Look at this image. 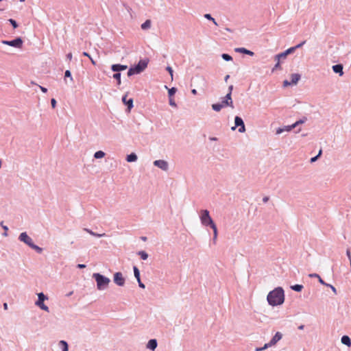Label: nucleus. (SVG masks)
<instances>
[{
	"mask_svg": "<svg viewBox=\"0 0 351 351\" xmlns=\"http://www.w3.org/2000/svg\"><path fill=\"white\" fill-rule=\"evenodd\" d=\"M235 127H239V132H244L245 131V125L242 119L239 117H236L234 119Z\"/></svg>",
	"mask_w": 351,
	"mask_h": 351,
	"instance_id": "nucleus-10",
	"label": "nucleus"
},
{
	"mask_svg": "<svg viewBox=\"0 0 351 351\" xmlns=\"http://www.w3.org/2000/svg\"><path fill=\"white\" fill-rule=\"evenodd\" d=\"M93 277L97 282V288L99 290L106 289L110 282V280L108 278L98 273L93 274Z\"/></svg>",
	"mask_w": 351,
	"mask_h": 351,
	"instance_id": "nucleus-2",
	"label": "nucleus"
},
{
	"mask_svg": "<svg viewBox=\"0 0 351 351\" xmlns=\"http://www.w3.org/2000/svg\"><path fill=\"white\" fill-rule=\"evenodd\" d=\"M126 160L129 162H134L137 160V156L135 154L132 153V154L128 155Z\"/></svg>",
	"mask_w": 351,
	"mask_h": 351,
	"instance_id": "nucleus-21",
	"label": "nucleus"
},
{
	"mask_svg": "<svg viewBox=\"0 0 351 351\" xmlns=\"http://www.w3.org/2000/svg\"><path fill=\"white\" fill-rule=\"evenodd\" d=\"M138 285H139L140 287H141L143 289L145 288V285L141 282V279H139V281H138Z\"/></svg>",
	"mask_w": 351,
	"mask_h": 351,
	"instance_id": "nucleus-50",
	"label": "nucleus"
},
{
	"mask_svg": "<svg viewBox=\"0 0 351 351\" xmlns=\"http://www.w3.org/2000/svg\"><path fill=\"white\" fill-rule=\"evenodd\" d=\"M151 27V21L150 20H146L142 25L141 28L143 29H149Z\"/></svg>",
	"mask_w": 351,
	"mask_h": 351,
	"instance_id": "nucleus-25",
	"label": "nucleus"
},
{
	"mask_svg": "<svg viewBox=\"0 0 351 351\" xmlns=\"http://www.w3.org/2000/svg\"><path fill=\"white\" fill-rule=\"evenodd\" d=\"M200 220L202 225L205 226H211L215 223L210 216L209 212L207 210H202L199 215Z\"/></svg>",
	"mask_w": 351,
	"mask_h": 351,
	"instance_id": "nucleus-3",
	"label": "nucleus"
},
{
	"mask_svg": "<svg viewBox=\"0 0 351 351\" xmlns=\"http://www.w3.org/2000/svg\"><path fill=\"white\" fill-rule=\"evenodd\" d=\"M157 347V341L156 339H150L148 341L147 348L151 350H154Z\"/></svg>",
	"mask_w": 351,
	"mask_h": 351,
	"instance_id": "nucleus-18",
	"label": "nucleus"
},
{
	"mask_svg": "<svg viewBox=\"0 0 351 351\" xmlns=\"http://www.w3.org/2000/svg\"><path fill=\"white\" fill-rule=\"evenodd\" d=\"M64 75H65V77H71V80H73V78L71 77V74L70 71L66 70V71H65Z\"/></svg>",
	"mask_w": 351,
	"mask_h": 351,
	"instance_id": "nucleus-45",
	"label": "nucleus"
},
{
	"mask_svg": "<svg viewBox=\"0 0 351 351\" xmlns=\"http://www.w3.org/2000/svg\"><path fill=\"white\" fill-rule=\"evenodd\" d=\"M105 156V153L102 151H97L95 153L94 157L95 158H102Z\"/></svg>",
	"mask_w": 351,
	"mask_h": 351,
	"instance_id": "nucleus-28",
	"label": "nucleus"
},
{
	"mask_svg": "<svg viewBox=\"0 0 351 351\" xmlns=\"http://www.w3.org/2000/svg\"><path fill=\"white\" fill-rule=\"evenodd\" d=\"M321 154H322V149H320V150H319V153H318L317 156H315V157H313V158H311V162H314L315 161H316V160H317L318 157H319Z\"/></svg>",
	"mask_w": 351,
	"mask_h": 351,
	"instance_id": "nucleus-39",
	"label": "nucleus"
},
{
	"mask_svg": "<svg viewBox=\"0 0 351 351\" xmlns=\"http://www.w3.org/2000/svg\"><path fill=\"white\" fill-rule=\"evenodd\" d=\"M19 240L25 244H27L28 246L31 247L33 245V241L32 239L27 234L26 232H22L19 236Z\"/></svg>",
	"mask_w": 351,
	"mask_h": 351,
	"instance_id": "nucleus-9",
	"label": "nucleus"
},
{
	"mask_svg": "<svg viewBox=\"0 0 351 351\" xmlns=\"http://www.w3.org/2000/svg\"><path fill=\"white\" fill-rule=\"evenodd\" d=\"M303 288V286L301 285H295L293 287H291V289L296 291H301Z\"/></svg>",
	"mask_w": 351,
	"mask_h": 351,
	"instance_id": "nucleus-34",
	"label": "nucleus"
},
{
	"mask_svg": "<svg viewBox=\"0 0 351 351\" xmlns=\"http://www.w3.org/2000/svg\"><path fill=\"white\" fill-rule=\"evenodd\" d=\"M295 49H296V47H290L289 49H287L285 52L288 55L289 53H293Z\"/></svg>",
	"mask_w": 351,
	"mask_h": 351,
	"instance_id": "nucleus-38",
	"label": "nucleus"
},
{
	"mask_svg": "<svg viewBox=\"0 0 351 351\" xmlns=\"http://www.w3.org/2000/svg\"><path fill=\"white\" fill-rule=\"evenodd\" d=\"M21 1H24L25 0H20Z\"/></svg>",
	"mask_w": 351,
	"mask_h": 351,
	"instance_id": "nucleus-64",
	"label": "nucleus"
},
{
	"mask_svg": "<svg viewBox=\"0 0 351 351\" xmlns=\"http://www.w3.org/2000/svg\"><path fill=\"white\" fill-rule=\"evenodd\" d=\"M3 308H4L5 310L8 309V304H7V303H4L3 304Z\"/></svg>",
	"mask_w": 351,
	"mask_h": 351,
	"instance_id": "nucleus-60",
	"label": "nucleus"
},
{
	"mask_svg": "<svg viewBox=\"0 0 351 351\" xmlns=\"http://www.w3.org/2000/svg\"><path fill=\"white\" fill-rule=\"evenodd\" d=\"M281 69L280 68V60H277V63L276 64V65L274 66V67L273 68V71L276 70V69Z\"/></svg>",
	"mask_w": 351,
	"mask_h": 351,
	"instance_id": "nucleus-42",
	"label": "nucleus"
},
{
	"mask_svg": "<svg viewBox=\"0 0 351 351\" xmlns=\"http://www.w3.org/2000/svg\"><path fill=\"white\" fill-rule=\"evenodd\" d=\"M268 303L271 306L280 305L284 302L285 294L281 287H277L270 291L267 297Z\"/></svg>",
	"mask_w": 351,
	"mask_h": 351,
	"instance_id": "nucleus-1",
	"label": "nucleus"
},
{
	"mask_svg": "<svg viewBox=\"0 0 351 351\" xmlns=\"http://www.w3.org/2000/svg\"><path fill=\"white\" fill-rule=\"evenodd\" d=\"M341 343L349 347L351 346V340L347 335H344L341 337Z\"/></svg>",
	"mask_w": 351,
	"mask_h": 351,
	"instance_id": "nucleus-19",
	"label": "nucleus"
},
{
	"mask_svg": "<svg viewBox=\"0 0 351 351\" xmlns=\"http://www.w3.org/2000/svg\"><path fill=\"white\" fill-rule=\"evenodd\" d=\"M303 328H304V326L303 325L299 326V329L302 330Z\"/></svg>",
	"mask_w": 351,
	"mask_h": 351,
	"instance_id": "nucleus-63",
	"label": "nucleus"
},
{
	"mask_svg": "<svg viewBox=\"0 0 351 351\" xmlns=\"http://www.w3.org/2000/svg\"><path fill=\"white\" fill-rule=\"evenodd\" d=\"M114 282L119 286H123L125 284V278L121 272H117L114 274Z\"/></svg>",
	"mask_w": 351,
	"mask_h": 351,
	"instance_id": "nucleus-8",
	"label": "nucleus"
},
{
	"mask_svg": "<svg viewBox=\"0 0 351 351\" xmlns=\"http://www.w3.org/2000/svg\"><path fill=\"white\" fill-rule=\"evenodd\" d=\"M222 58H223V60H225L226 61H230V60H232V57L230 55L227 54V53H223L222 54Z\"/></svg>",
	"mask_w": 351,
	"mask_h": 351,
	"instance_id": "nucleus-36",
	"label": "nucleus"
},
{
	"mask_svg": "<svg viewBox=\"0 0 351 351\" xmlns=\"http://www.w3.org/2000/svg\"><path fill=\"white\" fill-rule=\"evenodd\" d=\"M332 70L335 73H339L340 76L343 75V66L341 64H336L332 66Z\"/></svg>",
	"mask_w": 351,
	"mask_h": 351,
	"instance_id": "nucleus-16",
	"label": "nucleus"
},
{
	"mask_svg": "<svg viewBox=\"0 0 351 351\" xmlns=\"http://www.w3.org/2000/svg\"><path fill=\"white\" fill-rule=\"evenodd\" d=\"M2 43L4 45H9V46L21 48V47L23 45V40L21 38H17L13 40H10V41L3 40Z\"/></svg>",
	"mask_w": 351,
	"mask_h": 351,
	"instance_id": "nucleus-6",
	"label": "nucleus"
},
{
	"mask_svg": "<svg viewBox=\"0 0 351 351\" xmlns=\"http://www.w3.org/2000/svg\"><path fill=\"white\" fill-rule=\"evenodd\" d=\"M123 102L128 106V110H130L133 107V99H130L127 100V95H124L122 98Z\"/></svg>",
	"mask_w": 351,
	"mask_h": 351,
	"instance_id": "nucleus-15",
	"label": "nucleus"
},
{
	"mask_svg": "<svg viewBox=\"0 0 351 351\" xmlns=\"http://www.w3.org/2000/svg\"><path fill=\"white\" fill-rule=\"evenodd\" d=\"M229 77H230V76H229V75H227L225 77V81H226V82L228 80Z\"/></svg>",
	"mask_w": 351,
	"mask_h": 351,
	"instance_id": "nucleus-62",
	"label": "nucleus"
},
{
	"mask_svg": "<svg viewBox=\"0 0 351 351\" xmlns=\"http://www.w3.org/2000/svg\"><path fill=\"white\" fill-rule=\"evenodd\" d=\"M167 70L168 71V72L169 73V74L171 75V79H173V69L171 66H167Z\"/></svg>",
	"mask_w": 351,
	"mask_h": 351,
	"instance_id": "nucleus-43",
	"label": "nucleus"
},
{
	"mask_svg": "<svg viewBox=\"0 0 351 351\" xmlns=\"http://www.w3.org/2000/svg\"><path fill=\"white\" fill-rule=\"evenodd\" d=\"M154 165L160 169L167 171L168 169V163L163 160H158L154 162Z\"/></svg>",
	"mask_w": 351,
	"mask_h": 351,
	"instance_id": "nucleus-13",
	"label": "nucleus"
},
{
	"mask_svg": "<svg viewBox=\"0 0 351 351\" xmlns=\"http://www.w3.org/2000/svg\"><path fill=\"white\" fill-rule=\"evenodd\" d=\"M304 121H302V120H300V121H296L295 123L292 124L291 125H288V126H286L285 128L284 129L285 131H287V132H289L291 131V130H293V128H295L297 125H298L300 123H303Z\"/></svg>",
	"mask_w": 351,
	"mask_h": 351,
	"instance_id": "nucleus-17",
	"label": "nucleus"
},
{
	"mask_svg": "<svg viewBox=\"0 0 351 351\" xmlns=\"http://www.w3.org/2000/svg\"><path fill=\"white\" fill-rule=\"evenodd\" d=\"M210 228L213 230V242H214V243H215L216 241H217V234H218V233H217V226H216L215 223L212 225L210 226Z\"/></svg>",
	"mask_w": 351,
	"mask_h": 351,
	"instance_id": "nucleus-20",
	"label": "nucleus"
},
{
	"mask_svg": "<svg viewBox=\"0 0 351 351\" xmlns=\"http://www.w3.org/2000/svg\"><path fill=\"white\" fill-rule=\"evenodd\" d=\"M113 78H114L117 81V84L120 85L121 83V73H116L113 75Z\"/></svg>",
	"mask_w": 351,
	"mask_h": 351,
	"instance_id": "nucleus-29",
	"label": "nucleus"
},
{
	"mask_svg": "<svg viewBox=\"0 0 351 351\" xmlns=\"http://www.w3.org/2000/svg\"><path fill=\"white\" fill-rule=\"evenodd\" d=\"M138 255L141 256V258L143 259V260H146L148 257V254L144 252V251H140L138 252Z\"/></svg>",
	"mask_w": 351,
	"mask_h": 351,
	"instance_id": "nucleus-33",
	"label": "nucleus"
},
{
	"mask_svg": "<svg viewBox=\"0 0 351 351\" xmlns=\"http://www.w3.org/2000/svg\"><path fill=\"white\" fill-rule=\"evenodd\" d=\"M66 57L69 60H71L72 59L73 55L71 53H69L67 54Z\"/></svg>",
	"mask_w": 351,
	"mask_h": 351,
	"instance_id": "nucleus-55",
	"label": "nucleus"
},
{
	"mask_svg": "<svg viewBox=\"0 0 351 351\" xmlns=\"http://www.w3.org/2000/svg\"><path fill=\"white\" fill-rule=\"evenodd\" d=\"M263 200L264 202H267L269 200V197H263Z\"/></svg>",
	"mask_w": 351,
	"mask_h": 351,
	"instance_id": "nucleus-59",
	"label": "nucleus"
},
{
	"mask_svg": "<svg viewBox=\"0 0 351 351\" xmlns=\"http://www.w3.org/2000/svg\"><path fill=\"white\" fill-rule=\"evenodd\" d=\"M77 267L78 268H80V269H82V268H85L86 267V265H84V264H78L77 265Z\"/></svg>",
	"mask_w": 351,
	"mask_h": 351,
	"instance_id": "nucleus-56",
	"label": "nucleus"
},
{
	"mask_svg": "<svg viewBox=\"0 0 351 351\" xmlns=\"http://www.w3.org/2000/svg\"><path fill=\"white\" fill-rule=\"evenodd\" d=\"M85 231H86L88 233H89L90 234L94 236V237H105L106 236V234L105 233H103V234H97L94 232H93L92 230H88V229H85Z\"/></svg>",
	"mask_w": 351,
	"mask_h": 351,
	"instance_id": "nucleus-24",
	"label": "nucleus"
},
{
	"mask_svg": "<svg viewBox=\"0 0 351 351\" xmlns=\"http://www.w3.org/2000/svg\"><path fill=\"white\" fill-rule=\"evenodd\" d=\"M346 255L350 261V263H351V254H350V251L349 249H348L346 251Z\"/></svg>",
	"mask_w": 351,
	"mask_h": 351,
	"instance_id": "nucleus-46",
	"label": "nucleus"
},
{
	"mask_svg": "<svg viewBox=\"0 0 351 351\" xmlns=\"http://www.w3.org/2000/svg\"><path fill=\"white\" fill-rule=\"evenodd\" d=\"M38 300L36 302V305L39 306L42 310L49 312V308L43 302L47 299V298L43 293H40L38 294Z\"/></svg>",
	"mask_w": 351,
	"mask_h": 351,
	"instance_id": "nucleus-5",
	"label": "nucleus"
},
{
	"mask_svg": "<svg viewBox=\"0 0 351 351\" xmlns=\"http://www.w3.org/2000/svg\"><path fill=\"white\" fill-rule=\"evenodd\" d=\"M134 74H138V73L136 72V69L135 68H130L128 71V76H131V75H133Z\"/></svg>",
	"mask_w": 351,
	"mask_h": 351,
	"instance_id": "nucleus-35",
	"label": "nucleus"
},
{
	"mask_svg": "<svg viewBox=\"0 0 351 351\" xmlns=\"http://www.w3.org/2000/svg\"><path fill=\"white\" fill-rule=\"evenodd\" d=\"M300 79V75L297 73L291 74V82H288L287 80L284 81V86H287L291 84H296L299 80Z\"/></svg>",
	"mask_w": 351,
	"mask_h": 351,
	"instance_id": "nucleus-11",
	"label": "nucleus"
},
{
	"mask_svg": "<svg viewBox=\"0 0 351 351\" xmlns=\"http://www.w3.org/2000/svg\"><path fill=\"white\" fill-rule=\"evenodd\" d=\"M282 334L280 332H277L269 343H265V346L261 348H257L256 351H262L269 347L274 346L278 341L282 339Z\"/></svg>",
	"mask_w": 351,
	"mask_h": 351,
	"instance_id": "nucleus-4",
	"label": "nucleus"
},
{
	"mask_svg": "<svg viewBox=\"0 0 351 351\" xmlns=\"http://www.w3.org/2000/svg\"><path fill=\"white\" fill-rule=\"evenodd\" d=\"M1 225L2 228L5 230V232H7V231H8V227H7V226H3V222H1ZM4 235H5V236H7V233H6V232H5V233H4Z\"/></svg>",
	"mask_w": 351,
	"mask_h": 351,
	"instance_id": "nucleus-47",
	"label": "nucleus"
},
{
	"mask_svg": "<svg viewBox=\"0 0 351 351\" xmlns=\"http://www.w3.org/2000/svg\"><path fill=\"white\" fill-rule=\"evenodd\" d=\"M287 56V54L284 51L281 53H279L275 56L276 60H280V59H285Z\"/></svg>",
	"mask_w": 351,
	"mask_h": 351,
	"instance_id": "nucleus-26",
	"label": "nucleus"
},
{
	"mask_svg": "<svg viewBox=\"0 0 351 351\" xmlns=\"http://www.w3.org/2000/svg\"><path fill=\"white\" fill-rule=\"evenodd\" d=\"M228 89H229V92H228V93H230V96H231V95H232V90H233V86H232V85H230V86H229V88H228Z\"/></svg>",
	"mask_w": 351,
	"mask_h": 351,
	"instance_id": "nucleus-52",
	"label": "nucleus"
},
{
	"mask_svg": "<svg viewBox=\"0 0 351 351\" xmlns=\"http://www.w3.org/2000/svg\"><path fill=\"white\" fill-rule=\"evenodd\" d=\"M91 63L93 64V65H95L96 64V62L95 61L90 57V58H89Z\"/></svg>",
	"mask_w": 351,
	"mask_h": 351,
	"instance_id": "nucleus-58",
	"label": "nucleus"
},
{
	"mask_svg": "<svg viewBox=\"0 0 351 351\" xmlns=\"http://www.w3.org/2000/svg\"><path fill=\"white\" fill-rule=\"evenodd\" d=\"M40 88L42 90V92H43V93H47V89L46 88H45V87L40 86Z\"/></svg>",
	"mask_w": 351,
	"mask_h": 351,
	"instance_id": "nucleus-54",
	"label": "nucleus"
},
{
	"mask_svg": "<svg viewBox=\"0 0 351 351\" xmlns=\"http://www.w3.org/2000/svg\"><path fill=\"white\" fill-rule=\"evenodd\" d=\"M309 276L311 278H317V280H319V282L324 285H328V284H326L323 280L322 278L319 276V275L317 274H310Z\"/></svg>",
	"mask_w": 351,
	"mask_h": 351,
	"instance_id": "nucleus-22",
	"label": "nucleus"
},
{
	"mask_svg": "<svg viewBox=\"0 0 351 351\" xmlns=\"http://www.w3.org/2000/svg\"><path fill=\"white\" fill-rule=\"evenodd\" d=\"M176 92V88H171L169 90V95L170 97L173 96Z\"/></svg>",
	"mask_w": 351,
	"mask_h": 351,
	"instance_id": "nucleus-41",
	"label": "nucleus"
},
{
	"mask_svg": "<svg viewBox=\"0 0 351 351\" xmlns=\"http://www.w3.org/2000/svg\"><path fill=\"white\" fill-rule=\"evenodd\" d=\"M147 66V60H140L138 64L134 67L136 69V72L138 73H141Z\"/></svg>",
	"mask_w": 351,
	"mask_h": 351,
	"instance_id": "nucleus-12",
	"label": "nucleus"
},
{
	"mask_svg": "<svg viewBox=\"0 0 351 351\" xmlns=\"http://www.w3.org/2000/svg\"><path fill=\"white\" fill-rule=\"evenodd\" d=\"M134 276L136 278L137 281H139V279H141L140 278V272H139L138 269L136 266L134 267Z\"/></svg>",
	"mask_w": 351,
	"mask_h": 351,
	"instance_id": "nucleus-31",
	"label": "nucleus"
},
{
	"mask_svg": "<svg viewBox=\"0 0 351 351\" xmlns=\"http://www.w3.org/2000/svg\"><path fill=\"white\" fill-rule=\"evenodd\" d=\"M30 247H32V249L36 250L38 253H41L42 251H43L41 247L34 245V243H33V245H32Z\"/></svg>",
	"mask_w": 351,
	"mask_h": 351,
	"instance_id": "nucleus-37",
	"label": "nucleus"
},
{
	"mask_svg": "<svg viewBox=\"0 0 351 351\" xmlns=\"http://www.w3.org/2000/svg\"><path fill=\"white\" fill-rule=\"evenodd\" d=\"M327 286H329L331 289H332V291L336 293V289L335 287H333L332 285H328Z\"/></svg>",
	"mask_w": 351,
	"mask_h": 351,
	"instance_id": "nucleus-53",
	"label": "nucleus"
},
{
	"mask_svg": "<svg viewBox=\"0 0 351 351\" xmlns=\"http://www.w3.org/2000/svg\"><path fill=\"white\" fill-rule=\"evenodd\" d=\"M191 93L193 94V95H196L197 94V90L195 89H193L191 90Z\"/></svg>",
	"mask_w": 351,
	"mask_h": 351,
	"instance_id": "nucleus-61",
	"label": "nucleus"
},
{
	"mask_svg": "<svg viewBox=\"0 0 351 351\" xmlns=\"http://www.w3.org/2000/svg\"><path fill=\"white\" fill-rule=\"evenodd\" d=\"M283 131H285V130H284V129L278 128V129L276 130V134H279L282 133Z\"/></svg>",
	"mask_w": 351,
	"mask_h": 351,
	"instance_id": "nucleus-51",
	"label": "nucleus"
},
{
	"mask_svg": "<svg viewBox=\"0 0 351 351\" xmlns=\"http://www.w3.org/2000/svg\"><path fill=\"white\" fill-rule=\"evenodd\" d=\"M305 43H306V41L304 40V41L302 42L301 43L295 46V47H296V49L300 48L302 46H303L304 45Z\"/></svg>",
	"mask_w": 351,
	"mask_h": 351,
	"instance_id": "nucleus-48",
	"label": "nucleus"
},
{
	"mask_svg": "<svg viewBox=\"0 0 351 351\" xmlns=\"http://www.w3.org/2000/svg\"><path fill=\"white\" fill-rule=\"evenodd\" d=\"M83 56H86L88 58H90V56L87 52H84Z\"/></svg>",
	"mask_w": 351,
	"mask_h": 351,
	"instance_id": "nucleus-57",
	"label": "nucleus"
},
{
	"mask_svg": "<svg viewBox=\"0 0 351 351\" xmlns=\"http://www.w3.org/2000/svg\"><path fill=\"white\" fill-rule=\"evenodd\" d=\"M9 22L11 23V25L13 26L14 28H16L18 27V25L14 19H9Z\"/></svg>",
	"mask_w": 351,
	"mask_h": 351,
	"instance_id": "nucleus-40",
	"label": "nucleus"
},
{
	"mask_svg": "<svg viewBox=\"0 0 351 351\" xmlns=\"http://www.w3.org/2000/svg\"><path fill=\"white\" fill-rule=\"evenodd\" d=\"M59 346L62 351H68V344L65 341H60L59 342Z\"/></svg>",
	"mask_w": 351,
	"mask_h": 351,
	"instance_id": "nucleus-23",
	"label": "nucleus"
},
{
	"mask_svg": "<svg viewBox=\"0 0 351 351\" xmlns=\"http://www.w3.org/2000/svg\"><path fill=\"white\" fill-rule=\"evenodd\" d=\"M222 108L221 104H214L212 105V108L217 112L220 111Z\"/></svg>",
	"mask_w": 351,
	"mask_h": 351,
	"instance_id": "nucleus-30",
	"label": "nucleus"
},
{
	"mask_svg": "<svg viewBox=\"0 0 351 351\" xmlns=\"http://www.w3.org/2000/svg\"><path fill=\"white\" fill-rule=\"evenodd\" d=\"M128 68V66L126 65H122V64H112L111 66V69L114 71V72H119V71H125Z\"/></svg>",
	"mask_w": 351,
	"mask_h": 351,
	"instance_id": "nucleus-14",
	"label": "nucleus"
},
{
	"mask_svg": "<svg viewBox=\"0 0 351 351\" xmlns=\"http://www.w3.org/2000/svg\"><path fill=\"white\" fill-rule=\"evenodd\" d=\"M51 107L53 108H55L56 106V100L55 99H51Z\"/></svg>",
	"mask_w": 351,
	"mask_h": 351,
	"instance_id": "nucleus-44",
	"label": "nucleus"
},
{
	"mask_svg": "<svg viewBox=\"0 0 351 351\" xmlns=\"http://www.w3.org/2000/svg\"><path fill=\"white\" fill-rule=\"evenodd\" d=\"M204 17L208 20H210L213 22V23L215 25H218L217 23L216 22L215 19L214 18H213L211 16V15L210 14H206L204 15Z\"/></svg>",
	"mask_w": 351,
	"mask_h": 351,
	"instance_id": "nucleus-32",
	"label": "nucleus"
},
{
	"mask_svg": "<svg viewBox=\"0 0 351 351\" xmlns=\"http://www.w3.org/2000/svg\"><path fill=\"white\" fill-rule=\"evenodd\" d=\"M169 104H170L171 106H176V103H175V101H174V100H173V99H170V100H169Z\"/></svg>",
	"mask_w": 351,
	"mask_h": 351,
	"instance_id": "nucleus-49",
	"label": "nucleus"
},
{
	"mask_svg": "<svg viewBox=\"0 0 351 351\" xmlns=\"http://www.w3.org/2000/svg\"><path fill=\"white\" fill-rule=\"evenodd\" d=\"M237 50L238 51L250 55V56H253L254 55V53L252 51H251L250 50H247V49H246L245 48H239V49H237Z\"/></svg>",
	"mask_w": 351,
	"mask_h": 351,
	"instance_id": "nucleus-27",
	"label": "nucleus"
},
{
	"mask_svg": "<svg viewBox=\"0 0 351 351\" xmlns=\"http://www.w3.org/2000/svg\"><path fill=\"white\" fill-rule=\"evenodd\" d=\"M221 105L223 108L226 106H230L232 108H234L233 101L232 97H230V93H227V95L223 99Z\"/></svg>",
	"mask_w": 351,
	"mask_h": 351,
	"instance_id": "nucleus-7",
	"label": "nucleus"
}]
</instances>
